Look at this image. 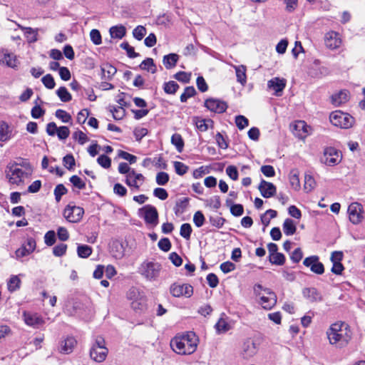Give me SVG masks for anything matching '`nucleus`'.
<instances>
[{"instance_id": "1", "label": "nucleus", "mask_w": 365, "mask_h": 365, "mask_svg": "<svg viewBox=\"0 0 365 365\" xmlns=\"http://www.w3.org/2000/svg\"><path fill=\"white\" fill-rule=\"evenodd\" d=\"M198 339L196 334L190 331L182 335L175 336L170 341V346L178 354H191L195 351Z\"/></svg>"}, {"instance_id": "2", "label": "nucleus", "mask_w": 365, "mask_h": 365, "mask_svg": "<svg viewBox=\"0 0 365 365\" xmlns=\"http://www.w3.org/2000/svg\"><path fill=\"white\" fill-rule=\"evenodd\" d=\"M329 343L339 348L346 346L351 339V333L347 324L336 322L331 325L327 331Z\"/></svg>"}, {"instance_id": "3", "label": "nucleus", "mask_w": 365, "mask_h": 365, "mask_svg": "<svg viewBox=\"0 0 365 365\" xmlns=\"http://www.w3.org/2000/svg\"><path fill=\"white\" fill-rule=\"evenodd\" d=\"M254 292L258 297V302L264 309H271L277 303V296L269 289L260 284L254 287Z\"/></svg>"}, {"instance_id": "4", "label": "nucleus", "mask_w": 365, "mask_h": 365, "mask_svg": "<svg viewBox=\"0 0 365 365\" xmlns=\"http://www.w3.org/2000/svg\"><path fill=\"white\" fill-rule=\"evenodd\" d=\"M90 357L97 363L104 361L108 356V349L106 346V341L101 336H98L90 349Z\"/></svg>"}, {"instance_id": "5", "label": "nucleus", "mask_w": 365, "mask_h": 365, "mask_svg": "<svg viewBox=\"0 0 365 365\" xmlns=\"http://www.w3.org/2000/svg\"><path fill=\"white\" fill-rule=\"evenodd\" d=\"M160 263L153 261H145L139 267V273L148 281H155L161 271Z\"/></svg>"}, {"instance_id": "6", "label": "nucleus", "mask_w": 365, "mask_h": 365, "mask_svg": "<svg viewBox=\"0 0 365 365\" xmlns=\"http://www.w3.org/2000/svg\"><path fill=\"white\" fill-rule=\"evenodd\" d=\"M5 173L9 183L16 185L21 184L24 178L28 176V174L16 163H9L6 167Z\"/></svg>"}, {"instance_id": "7", "label": "nucleus", "mask_w": 365, "mask_h": 365, "mask_svg": "<svg viewBox=\"0 0 365 365\" xmlns=\"http://www.w3.org/2000/svg\"><path fill=\"white\" fill-rule=\"evenodd\" d=\"M329 118L333 125L344 129L352 127L354 123V118L351 115L340 110L332 112Z\"/></svg>"}, {"instance_id": "8", "label": "nucleus", "mask_w": 365, "mask_h": 365, "mask_svg": "<svg viewBox=\"0 0 365 365\" xmlns=\"http://www.w3.org/2000/svg\"><path fill=\"white\" fill-rule=\"evenodd\" d=\"M138 215L144 219L147 225L151 227H155L158 223V210L151 205H146L140 208Z\"/></svg>"}, {"instance_id": "9", "label": "nucleus", "mask_w": 365, "mask_h": 365, "mask_svg": "<svg viewBox=\"0 0 365 365\" xmlns=\"http://www.w3.org/2000/svg\"><path fill=\"white\" fill-rule=\"evenodd\" d=\"M170 293L174 297L190 298L193 294V287L190 284L175 282L170 287Z\"/></svg>"}, {"instance_id": "10", "label": "nucleus", "mask_w": 365, "mask_h": 365, "mask_svg": "<svg viewBox=\"0 0 365 365\" xmlns=\"http://www.w3.org/2000/svg\"><path fill=\"white\" fill-rule=\"evenodd\" d=\"M259 350V344L253 339L248 338L242 344L240 356L244 359H250L255 356Z\"/></svg>"}, {"instance_id": "11", "label": "nucleus", "mask_w": 365, "mask_h": 365, "mask_svg": "<svg viewBox=\"0 0 365 365\" xmlns=\"http://www.w3.org/2000/svg\"><path fill=\"white\" fill-rule=\"evenodd\" d=\"M341 155L339 151L332 147L326 148L322 161L329 166H334L340 163Z\"/></svg>"}, {"instance_id": "12", "label": "nucleus", "mask_w": 365, "mask_h": 365, "mask_svg": "<svg viewBox=\"0 0 365 365\" xmlns=\"http://www.w3.org/2000/svg\"><path fill=\"white\" fill-rule=\"evenodd\" d=\"M84 210L82 207L76 205H67L63 210V216L67 221L73 223L79 222L83 215Z\"/></svg>"}, {"instance_id": "13", "label": "nucleus", "mask_w": 365, "mask_h": 365, "mask_svg": "<svg viewBox=\"0 0 365 365\" xmlns=\"http://www.w3.org/2000/svg\"><path fill=\"white\" fill-rule=\"evenodd\" d=\"M46 133L50 136L57 135L59 140H66L70 135V130L67 126L57 127L54 122H51L46 125Z\"/></svg>"}, {"instance_id": "14", "label": "nucleus", "mask_w": 365, "mask_h": 365, "mask_svg": "<svg viewBox=\"0 0 365 365\" xmlns=\"http://www.w3.org/2000/svg\"><path fill=\"white\" fill-rule=\"evenodd\" d=\"M349 220L353 224H359L364 218L363 206L358 202H353L348 207Z\"/></svg>"}, {"instance_id": "15", "label": "nucleus", "mask_w": 365, "mask_h": 365, "mask_svg": "<svg viewBox=\"0 0 365 365\" xmlns=\"http://www.w3.org/2000/svg\"><path fill=\"white\" fill-rule=\"evenodd\" d=\"M303 264L304 266L309 267L311 271L317 274H322L324 272V267L319 261V257L317 255L306 257Z\"/></svg>"}, {"instance_id": "16", "label": "nucleus", "mask_w": 365, "mask_h": 365, "mask_svg": "<svg viewBox=\"0 0 365 365\" xmlns=\"http://www.w3.org/2000/svg\"><path fill=\"white\" fill-rule=\"evenodd\" d=\"M0 64L10 68H16L18 66V60L14 53L5 48L0 49Z\"/></svg>"}, {"instance_id": "17", "label": "nucleus", "mask_w": 365, "mask_h": 365, "mask_svg": "<svg viewBox=\"0 0 365 365\" xmlns=\"http://www.w3.org/2000/svg\"><path fill=\"white\" fill-rule=\"evenodd\" d=\"M311 128L304 120H298L293 125L292 132L299 139L304 140L310 134Z\"/></svg>"}, {"instance_id": "18", "label": "nucleus", "mask_w": 365, "mask_h": 365, "mask_svg": "<svg viewBox=\"0 0 365 365\" xmlns=\"http://www.w3.org/2000/svg\"><path fill=\"white\" fill-rule=\"evenodd\" d=\"M324 43L328 48L334 50L340 47L342 41L339 33L330 31L325 34Z\"/></svg>"}, {"instance_id": "19", "label": "nucleus", "mask_w": 365, "mask_h": 365, "mask_svg": "<svg viewBox=\"0 0 365 365\" xmlns=\"http://www.w3.org/2000/svg\"><path fill=\"white\" fill-rule=\"evenodd\" d=\"M205 106L210 111L222 113L227 108V105L225 101L216 98H208L205 101Z\"/></svg>"}, {"instance_id": "20", "label": "nucleus", "mask_w": 365, "mask_h": 365, "mask_svg": "<svg viewBox=\"0 0 365 365\" xmlns=\"http://www.w3.org/2000/svg\"><path fill=\"white\" fill-rule=\"evenodd\" d=\"M36 244L34 238L29 237L22 246L16 250L15 254L17 258L26 257L32 253L36 249Z\"/></svg>"}, {"instance_id": "21", "label": "nucleus", "mask_w": 365, "mask_h": 365, "mask_svg": "<svg viewBox=\"0 0 365 365\" xmlns=\"http://www.w3.org/2000/svg\"><path fill=\"white\" fill-rule=\"evenodd\" d=\"M23 317L24 322L34 328H38L44 324V320L37 313L24 312Z\"/></svg>"}, {"instance_id": "22", "label": "nucleus", "mask_w": 365, "mask_h": 365, "mask_svg": "<svg viewBox=\"0 0 365 365\" xmlns=\"http://www.w3.org/2000/svg\"><path fill=\"white\" fill-rule=\"evenodd\" d=\"M287 84V81L284 78L274 77L267 82V87L274 91V94L277 96H280L283 90Z\"/></svg>"}, {"instance_id": "23", "label": "nucleus", "mask_w": 365, "mask_h": 365, "mask_svg": "<svg viewBox=\"0 0 365 365\" xmlns=\"http://www.w3.org/2000/svg\"><path fill=\"white\" fill-rule=\"evenodd\" d=\"M258 189L262 197L265 198L273 197L277 192L276 186L273 183L264 180H261Z\"/></svg>"}, {"instance_id": "24", "label": "nucleus", "mask_w": 365, "mask_h": 365, "mask_svg": "<svg viewBox=\"0 0 365 365\" xmlns=\"http://www.w3.org/2000/svg\"><path fill=\"white\" fill-rule=\"evenodd\" d=\"M76 344V340L72 336H67L61 340L58 346V351L63 354L71 353Z\"/></svg>"}, {"instance_id": "25", "label": "nucleus", "mask_w": 365, "mask_h": 365, "mask_svg": "<svg viewBox=\"0 0 365 365\" xmlns=\"http://www.w3.org/2000/svg\"><path fill=\"white\" fill-rule=\"evenodd\" d=\"M109 249L110 253L115 259H121L124 256V247L118 240L112 241L110 244Z\"/></svg>"}, {"instance_id": "26", "label": "nucleus", "mask_w": 365, "mask_h": 365, "mask_svg": "<svg viewBox=\"0 0 365 365\" xmlns=\"http://www.w3.org/2000/svg\"><path fill=\"white\" fill-rule=\"evenodd\" d=\"M145 178L142 174L135 173L134 170H132L127 175L126 184L130 187L139 189L140 185L138 184V181L143 182Z\"/></svg>"}, {"instance_id": "27", "label": "nucleus", "mask_w": 365, "mask_h": 365, "mask_svg": "<svg viewBox=\"0 0 365 365\" xmlns=\"http://www.w3.org/2000/svg\"><path fill=\"white\" fill-rule=\"evenodd\" d=\"M303 296L312 302H319L322 300L321 294L316 288L310 287L303 289Z\"/></svg>"}, {"instance_id": "28", "label": "nucleus", "mask_w": 365, "mask_h": 365, "mask_svg": "<svg viewBox=\"0 0 365 365\" xmlns=\"http://www.w3.org/2000/svg\"><path fill=\"white\" fill-rule=\"evenodd\" d=\"M349 100V92L346 90L341 91L331 96V103L335 106H339Z\"/></svg>"}, {"instance_id": "29", "label": "nucleus", "mask_w": 365, "mask_h": 365, "mask_svg": "<svg viewBox=\"0 0 365 365\" xmlns=\"http://www.w3.org/2000/svg\"><path fill=\"white\" fill-rule=\"evenodd\" d=\"M11 130L5 121L0 122V141L6 142L11 138Z\"/></svg>"}, {"instance_id": "30", "label": "nucleus", "mask_w": 365, "mask_h": 365, "mask_svg": "<svg viewBox=\"0 0 365 365\" xmlns=\"http://www.w3.org/2000/svg\"><path fill=\"white\" fill-rule=\"evenodd\" d=\"M233 67L235 70L237 82H239L242 86H245L247 83L246 66L240 65L234 66Z\"/></svg>"}, {"instance_id": "31", "label": "nucleus", "mask_w": 365, "mask_h": 365, "mask_svg": "<svg viewBox=\"0 0 365 365\" xmlns=\"http://www.w3.org/2000/svg\"><path fill=\"white\" fill-rule=\"evenodd\" d=\"M109 33L111 38L121 39L125 36L126 29L123 25L113 26L110 28Z\"/></svg>"}, {"instance_id": "32", "label": "nucleus", "mask_w": 365, "mask_h": 365, "mask_svg": "<svg viewBox=\"0 0 365 365\" xmlns=\"http://www.w3.org/2000/svg\"><path fill=\"white\" fill-rule=\"evenodd\" d=\"M179 59V56L176 53H170L168 55H165L163 57V64L167 69H170L175 66L178 61Z\"/></svg>"}, {"instance_id": "33", "label": "nucleus", "mask_w": 365, "mask_h": 365, "mask_svg": "<svg viewBox=\"0 0 365 365\" xmlns=\"http://www.w3.org/2000/svg\"><path fill=\"white\" fill-rule=\"evenodd\" d=\"M289 180L291 187L294 190L300 189V182L299 178V171L297 170H292L289 174Z\"/></svg>"}, {"instance_id": "34", "label": "nucleus", "mask_w": 365, "mask_h": 365, "mask_svg": "<svg viewBox=\"0 0 365 365\" xmlns=\"http://www.w3.org/2000/svg\"><path fill=\"white\" fill-rule=\"evenodd\" d=\"M189 204V199L187 197H182L179 199L175 204L174 211L176 215H180L184 212Z\"/></svg>"}, {"instance_id": "35", "label": "nucleus", "mask_w": 365, "mask_h": 365, "mask_svg": "<svg viewBox=\"0 0 365 365\" xmlns=\"http://www.w3.org/2000/svg\"><path fill=\"white\" fill-rule=\"evenodd\" d=\"M296 225L294 221L289 218L284 220L283 223V231L287 236L292 235L296 232Z\"/></svg>"}, {"instance_id": "36", "label": "nucleus", "mask_w": 365, "mask_h": 365, "mask_svg": "<svg viewBox=\"0 0 365 365\" xmlns=\"http://www.w3.org/2000/svg\"><path fill=\"white\" fill-rule=\"evenodd\" d=\"M103 78L110 79L117 71L116 68L110 64L106 63L101 66Z\"/></svg>"}, {"instance_id": "37", "label": "nucleus", "mask_w": 365, "mask_h": 365, "mask_svg": "<svg viewBox=\"0 0 365 365\" xmlns=\"http://www.w3.org/2000/svg\"><path fill=\"white\" fill-rule=\"evenodd\" d=\"M171 143L175 146L178 152H182L184 148V141L180 134L174 133L171 137Z\"/></svg>"}, {"instance_id": "38", "label": "nucleus", "mask_w": 365, "mask_h": 365, "mask_svg": "<svg viewBox=\"0 0 365 365\" xmlns=\"http://www.w3.org/2000/svg\"><path fill=\"white\" fill-rule=\"evenodd\" d=\"M140 68L142 70H147L150 71L152 73H155L156 72V66L154 64L153 58H147L140 65Z\"/></svg>"}, {"instance_id": "39", "label": "nucleus", "mask_w": 365, "mask_h": 365, "mask_svg": "<svg viewBox=\"0 0 365 365\" xmlns=\"http://www.w3.org/2000/svg\"><path fill=\"white\" fill-rule=\"evenodd\" d=\"M78 256L81 258H87L92 254V248L86 245H81L77 247Z\"/></svg>"}, {"instance_id": "40", "label": "nucleus", "mask_w": 365, "mask_h": 365, "mask_svg": "<svg viewBox=\"0 0 365 365\" xmlns=\"http://www.w3.org/2000/svg\"><path fill=\"white\" fill-rule=\"evenodd\" d=\"M56 94L62 102H68L71 100V95L66 87H60L56 91Z\"/></svg>"}, {"instance_id": "41", "label": "nucleus", "mask_w": 365, "mask_h": 365, "mask_svg": "<svg viewBox=\"0 0 365 365\" xmlns=\"http://www.w3.org/2000/svg\"><path fill=\"white\" fill-rule=\"evenodd\" d=\"M269 262L276 265H283L285 262V257L282 253H275L272 256H269Z\"/></svg>"}, {"instance_id": "42", "label": "nucleus", "mask_w": 365, "mask_h": 365, "mask_svg": "<svg viewBox=\"0 0 365 365\" xmlns=\"http://www.w3.org/2000/svg\"><path fill=\"white\" fill-rule=\"evenodd\" d=\"M195 125H196L197 128L200 131L205 132L208 129V126H209L208 123L212 124V120L200 119V118H197L196 120H195Z\"/></svg>"}, {"instance_id": "43", "label": "nucleus", "mask_w": 365, "mask_h": 365, "mask_svg": "<svg viewBox=\"0 0 365 365\" xmlns=\"http://www.w3.org/2000/svg\"><path fill=\"white\" fill-rule=\"evenodd\" d=\"M196 91L193 86H187L185 88L184 92L180 96V101L185 103L188 98L194 96Z\"/></svg>"}, {"instance_id": "44", "label": "nucleus", "mask_w": 365, "mask_h": 365, "mask_svg": "<svg viewBox=\"0 0 365 365\" xmlns=\"http://www.w3.org/2000/svg\"><path fill=\"white\" fill-rule=\"evenodd\" d=\"M173 166L175 168V173L179 175H185L189 169V167L180 161H174Z\"/></svg>"}, {"instance_id": "45", "label": "nucleus", "mask_w": 365, "mask_h": 365, "mask_svg": "<svg viewBox=\"0 0 365 365\" xmlns=\"http://www.w3.org/2000/svg\"><path fill=\"white\" fill-rule=\"evenodd\" d=\"M22 30L25 31V36L30 43H34L37 41L36 30H34L30 27H21Z\"/></svg>"}, {"instance_id": "46", "label": "nucleus", "mask_w": 365, "mask_h": 365, "mask_svg": "<svg viewBox=\"0 0 365 365\" xmlns=\"http://www.w3.org/2000/svg\"><path fill=\"white\" fill-rule=\"evenodd\" d=\"M215 329L218 333H225L230 330V325L224 319H220L215 324Z\"/></svg>"}, {"instance_id": "47", "label": "nucleus", "mask_w": 365, "mask_h": 365, "mask_svg": "<svg viewBox=\"0 0 365 365\" xmlns=\"http://www.w3.org/2000/svg\"><path fill=\"white\" fill-rule=\"evenodd\" d=\"M178 88V84L173 81H169L164 84V91L166 93L168 94H174Z\"/></svg>"}, {"instance_id": "48", "label": "nucleus", "mask_w": 365, "mask_h": 365, "mask_svg": "<svg viewBox=\"0 0 365 365\" xmlns=\"http://www.w3.org/2000/svg\"><path fill=\"white\" fill-rule=\"evenodd\" d=\"M110 111L113 113V117L115 120H121L125 114V110L122 106L113 107Z\"/></svg>"}, {"instance_id": "49", "label": "nucleus", "mask_w": 365, "mask_h": 365, "mask_svg": "<svg viewBox=\"0 0 365 365\" xmlns=\"http://www.w3.org/2000/svg\"><path fill=\"white\" fill-rule=\"evenodd\" d=\"M120 48L126 51L127 55L129 58H134L139 56V53H135L134 48L130 46L128 42H123L120 44Z\"/></svg>"}, {"instance_id": "50", "label": "nucleus", "mask_w": 365, "mask_h": 365, "mask_svg": "<svg viewBox=\"0 0 365 365\" xmlns=\"http://www.w3.org/2000/svg\"><path fill=\"white\" fill-rule=\"evenodd\" d=\"M192 230L190 224L184 223L180 227V234L182 237H184L186 240H188L190 237Z\"/></svg>"}, {"instance_id": "51", "label": "nucleus", "mask_w": 365, "mask_h": 365, "mask_svg": "<svg viewBox=\"0 0 365 365\" xmlns=\"http://www.w3.org/2000/svg\"><path fill=\"white\" fill-rule=\"evenodd\" d=\"M90 38L91 41L96 46L102 43V37L98 29H92L90 32Z\"/></svg>"}, {"instance_id": "52", "label": "nucleus", "mask_w": 365, "mask_h": 365, "mask_svg": "<svg viewBox=\"0 0 365 365\" xmlns=\"http://www.w3.org/2000/svg\"><path fill=\"white\" fill-rule=\"evenodd\" d=\"M55 115L57 118L61 120L63 123H68L71 120V115L61 109H58L55 113Z\"/></svg>"}, {"instance_id": "53", "label": "nucleus", "mask_w": 365, "mask_h": 365, "mask_svg": "<svg viewBox=\"0 0 365 365\" xmlns=\"http://www.w3.org/2000/svg\"><path fill=\"white\" fill-rule=\"evenodd\" d=\"M67 192V189L62 184L58 185L54 190V195L56 202H59L61 197Z\"/></svg>"}, {"instance_id": "54", "label": "nucleus", "mask_w": 365, "mask_h": 365, "mask_svg": "<svg viewBox=\"0 0 365 365\" xmlns=\"http://www.w3.org/2000/svg\"><path fill=\"white\" fill-rule=\"evenodd\" d=\"M41 81L43 84L45 86V87H46L48 89H53L55 87L56 83L54 81V78L51 74H46V76H44L42 78Z\"/></svg>"}, {"instance_id": "55", "label": "nucleus", "mask_w": 365, "mask_h": 365, "mask_svg": "<svg viewBox=\"0 0 365 365\" xmlns=\"http://www.w3.org/2000/svg\"><path fill=\"white\" fill-rule=\"evenodd\" d=\"M67 245L66 244H58L53 248V254L56 257H61L66 252Z\"/></svg>"}, {"instance_id": "56", "label": "nucleus", "mask_w": 365, "mask_h": 365, "mask_svg": "<svg viewBox=\"0 0 365 365\" xmlns=\"http://www.w3.org/2000/svg\"><path fill=\"white\" fill-rule=\"evenodd\" d=\"M143 297L139 290L135 287H131L127 292V298L131 302H134L140 298Z\"/></svg>"}, {"instance_id": "57", "label": "nucleus", "mask_w": 365, "mask_h": 365, "mask_svg": "<svg viewBox=\"0 0 365 365\" xmlns=\"http://www.w3.org/2000/svg\"><path fill=\"white\" fill-rule=\"evenodd\" d=\"M315 185H316V182H315V180L313 178V177L309 175H306L304 186V190L307 192H310L314 188Z\"/></svg>"}, {"instance_id": "58", "label": "nucleus", "mask_w": 365, "mask_h": 365, "mask_svg": "<svg viewBox=\"0 0 365 365\" xmlns=\"http://www.w3.org/2000/svg\"><path fill=\"white\" fill-rule=\"evenodd\" d=\"M131 307L135 311H143L145 309V300L141 297L134 302H131Z\"/></svg>"}, {"instance_id": "59", "label": "nucleus", "mask_w": 365, "mask_h": 365, "mask_svg": "<svg viewBox=\"0 0 365 365\" xmlns=\"http://www.w3.org/2000/svg\"><path fill=\"white\" fill-rule=\"evenodd\" d=\"M146 34V29L143 26H138L136 28L134 29L133 31V36L138 41H140L143 39V38Z\"/></svg>"}, {"instance_id": "60", "label": "nucleus", "mask_w": 365, "mask_h": 365, "mask_svg": "<svg viewBox=\"0 0 365 365\" xmlns=\"http://www.w3.org/2000/svg\"><path fill=\"white\" fill-rule=\"evenodd\" d=\"M44 242L48 246H52L56 242V233L53 230H49L45 234Z\"/></svg>"}, {"instance_id": "61", "label": "nucleus", "mask_w": 365, "mask_h": 365, "mask_svg": "<svg viewBox=\"0 0 365 365\" xmlns=\"http://www.w3.org/2000/svg\"><path fill=\"white\" fill-rule=\"evenodd\" d=\"M235 123L240 130H242L249 125V120L244 115H237L235 118Z\"/></svg>"}, {"instance_id": "62", "label": "nucleus", "mask_w": 365, "mask_h": 365, "mask_svg": "<svg viewBox=\"0 0 365 365\" xmlns=\"http://www.w3.org/2000/svg\"><path fill=\"white\" fill-rule=\"evenodd\" d=\"M169 175L165 172H160L156 175V182L159 185H165L169 181Z\"/></svg>"}, {"instance_id": "63", "label": "nucleus", "mask_w": 365, "mask_h": 365, "mask_svg": "<svg viewBox=\"0 0 365 365\" xmlns=\"http://www.w3.org/2000/svg\"><path fill=\"white\" fill-rule=\"evenodd\" d=\"M20 279L17 276L11 277L8 282V289L10 292H14L19 287Z\"/></svg>"}, {"instance_id": "64", "label": "nucleus", "mask_w": 365, "mask_h": 365, "mask_svg": "<svg viewBox=\"0 0 365 365\" xmlns=\"http://www.w3.org/2000/svg\"><path fill=\"white\" fill-rule=\"evenodd\" d=\"M63 165L68 170H73L75 165V159L71 154L66 155L63 158Z\"/></svg>"}]
</instances>
